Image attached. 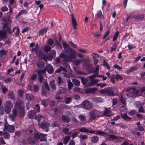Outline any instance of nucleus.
Instances as JSON below:
<instances>
[{
  "label": "nucleus",
  "mask_w": 145,
  "mask_h": 145,
  "mask_svg": "<svg viewBox=\"0 0 145 145\" xmlns=\"http://www.w3.org/2000/svg\"><path fill=\"white\" fill-rule=\"evenodd\" d=\"M120 100L121 102L123 105H126V100L123 97L122 94H120Z\"/></svg>",
  "instance_id": "nucleus-38"
},
{
  "label": "nucleus",
  "mask_w": 145,
  "mask_h": 145,
  "mask_svg": "<svg viewBox=\"0 0 145 145\" xmlns=\"http://www.w3.org/2000/svg\"><path fill=\"white\" fill-rule=\"evenodd\" d=\"M4 81L6 83H8L12 82V79L11 78L8 77L5 78Z\"/></svg>",
  "instance_id": "nucleus-51"
},
{
  "label": "nucleus",
  "mask_w": 145,
  "mask_h": 145,
  "mask_svg": "<svg viewBox=\"0 0 145 145\" xmlns=\"http://www.w3.org/2000/svg\"><path fill=\"white\" fill-rule=\"evenodd\" d=\"M57 82L58 84L59 85H61L63 83V82L62 80L61 77L58 76L57 77Z\"/></svg>",
  "instance_id": "nucleus-62"
},
{
  "label": "nucleus",
  "mask_w": 145,
  "mask_h": 145,
  "mask_svg": "<svg viewBox=\"0 0 145 145\" xmlns=\"http://www.w3.org/2000/svg\"><path fill=\"white\" fill-rule=\"evenodd\" d=\"M4 111L7 114H9L13 106V104L11 101L8 100L4 104Z\"/></svg>",
  "instance_id": "nucleus-1"
},
{
  "label": "nucleus",
  "mask_w": 145,
  "mask_h": 145,
  "mask_svg": "<svg viewBox=\"0 0 145 145\" xmlns=\"http://www.w3.org/2000/svg\"><path fill=\"white\" fill-rule=\"evenodd\" d=\"M103 65L104 67H106V68L108 69H110V68L107 62L106 61V60L104 59L103 61Z\"/></svg>",
  "instance_id": "nucleus-49"
},
{
  "label": "nucleus",
  "mask_w": 145,
  "mask_h": 145,
  "mask_svg": "<svg viewBox=\"0 0 145 145\" xmlns=\"http://www.w3.org/2000/svg\"><path fill=\"white\" fill-rule=\"evenodd\" d=\"M90 119L94 120L96 118L95 112L93 111H91L90 112Z\"/></svg>",
  "instance_id": "nucleus-33"
},
{
  "label": "nucleus",
  "mask_w": 145,
  "mask_h": 145,
  "mask_svg": "<svg viewBox=\"0 0 145 145\" xmlns=\"http://www.w3.org/2000/svg\"><path fill=\"white\" fill-rule=\"evenodd\" d=\"M120 110L123 112H126L127 110V108H126V105H121L120 107Z\"/></svg>",
  "instance_id": "nucleus-44"
},
{
  "label": "nucleus",
  "mask_w": 145,
  "mask_h": 145,
  "mask_svg": "<svg viewBox=\"0 0 145 145\" xmlns=\"http://www.w3.org/2000/svg\"><path fill=\"white\" fill-rule=\"evenodd\" d=\"M46 68H44L42 70H38L37 71V72L39 75H42V74H45L46 72Z\"/></svg>",
  "instance_id": "nucleus-30"
},
{
  "label": "nucleus",
  "mask_w": 145,
  "mask_h": 145,
  "mask_svg": "<svg viewBox=\"0 0 145 145\" xmlns=\"http://www.w3.org/2000/svg\"><path fill=\"white\" fill-rule=\"evenodd\" d=\"M26 140L29 144H35V141L34 140L33 138L30 137L27 138Z\"/></svg>",
  "instance_id": "nucleus-32"
},
{
  "label": "nucleus",
  "mask_w": 145,
  "mask_h": 145,
  "mask_svg": "<svg viewBox=\"0 0 145 145\" xmlns=\"http://www.w3.org/2000/svg\"><path fill=\"white\" fill-rule=\"evenodd\" d=\"M38 79L40 83H43V77L42 75H39Z\"/></svg>",
  "instance_id": "nucleus-59"
},
{
  "label": "nucleus",
  "mask_w": 145,
  "mask_h": 145,
  "mask_svg": "<svg viewBox=\"0 0 145 145\" xmlns=\"http://www.w3.org/2000/svg\"><path fill=\"white\" fill-rule=\"evenodd\" d=\"M95 100L97 102L101 103L103 101V99L100 97L94 98Z\"/></svg>",
  "instance_id": "nucleus-52"
},
{
  "label": "nucleus",
  "mask_w": 145,
  "mask_h": 145,
  "mask_svg": "<svg viewBox=\"0 0 145 145\" xmlns=\"http://www.w3.org/2000/svg\"><path fill=\"white\" fill-rule=\"evenodd\" d=\"M96 16L98 18L100 19H103L104 18L103 15L102 14V12L101 10L98 11L96 14Z\"/></svg>",
  "instance_id": "nucleus-41"
},
{
  "label": "nucleus",
  "mask_w": 145,
  "mask_h": 145,
  "mask_svg": "<svg viewBox=\"0 0 145 145\" xmlns=\"http://www.w3.org/2000/svg\"><path fill=\"white\" fill-rule=\"evenodd\" d=\"M47 30V29L45 28L39 31V35L42 36L44 33H45Z\"/></svg>",
  "instance_id": "nucleus-43"
},
{
  "label": "nucleus",
  "mask_w": 145,
  "mask_h": 145,
  "mask_svg": "<svg viewBox=\"0 0 145 145\" xmlns=\"http://www.w3.org/2000/svg\"><path fill=\"white\" fill-rule=\"evenodd\" d=\"M78 118L82 122L86 120V116L82 114L79 115Z\"/></svg>",
  "instance_id": "nucleus-31"
},
{
  "label": "nucleus",
  "mask_w": 145,
  "mask_h": 145,
  "mask_svg": "<svg viewBox=\"0 0 145 145\" xmlns=\"http://www.w3.org/2000/svg\"><path fill=\"white\" fill-rule=\"evenodd\" d=\"M99 140V137L96 136H93L91 137L90 138L91 141L93 143H97Z\"/></svg>",
  "instance_id": "nucleus-21"
},
{
  "label": "nucleus",
  "mask_w": 145,
  "mask_h": 145,
  "mask_svg": "<svg viewBox=\"0 0 145 145\" xmlns=\"http://www.w3.org/2000/svg\"><path fill=\"white\" fill-rule=\"evenodd\" d=\"M68 50L71 52L72 54V57L73 59H75L76 57V52L75 50H74L72 49L71 48H69Z\"/></svg>",
  "instance_id": "nucleus-40"
},
{
  "label": "nucleus",
  "mask_w": 145,
  "mask_h": 145,
  "mask_svg": "<svg viewBox=\"0 0 145 145\" xmlns=\"http://www.w3.org/2000/svg\"><path fill=\"white\" fill-rule=\"evenodd\" d=\"M15 129L14 126L13 125H4L3 131L7 130L10 133H13Z\"/></svg>",
  "instance_id": "nucleus-6"
},
{
  "label": "nucleus",
  "mask_w": 145,
  "mask_h": 145,
  "mask_svg": "<svg viewBox=\"0 0 145 145\" xmlns=\"http://www.w3.org/2000/svg\"><path fill=\"white\" fill-rule=\"evenodd\" d=\"M4 29L3 30H0V37L1 38H4L6 37V33Z\"/></svg>",
  "instance_id": "nucleus-39"
},
{
  "label": "nucleus",
  "mask_w": 145,
  "mask_h": 145,
  "mask_svg": "<svg viewBox=\"0 0 145 145\" xmlns=\"http://www.w3.org/2000/svg\"><path fill=\"white\" fill-rule=\"evenodd\" d=\"M99 80L98 79H90V82L88 85V87H90L93 86L95 85V84L99 82Z\"/></svg>",
  "instance_id": "nucleus-15"
},
{
  "label": "nucleus",
  "mask_w": 145,
  "mask_h": 145,
  "mask_svg": "<svg viewBox=\"0 0 145 145\" xmlns=\"http://www.w3.org/2000/svg\"><path fill=\"white\" fill-rule=\"evenodd\" d=\"M62 71H63L65 72H66L67 71V70L65 68L60 66L59 68L56 70V72L57 73H59Z\"/></svg>",
  "instance_id": "nucleus-34"
},
{
  "label": "nucleus",
  "mask_w": 145,
  "mask_h": 145,
  "mask_svg": "<svg viewBox=\"0 0 145 145\" xmlns=\"http://www.w3.org/2000/svg\"><path fill=\"white\" fill-rule=\"evenodd\" d=\"M37 77V75L35 74H33L30 78V79L33 81L35 80Z\"/></svg>",
  "instance_id": "nucleus-58"
},
{
  "label": "nucleus",
  "mask_w": 145,
  "mask_h": 145,
  "mask_svg": "<svg viewBox=\"0 0 145 145\" xmlns=\"http://www.w3.org/2000/svg\"><path fill=\"white\" fill-rule=\"evenodd\" d=\"M108 96H114V90L112 89H107V93Z\"/></svg>",
  "instance_id": "nucleus-23"
},
{
  "label": "nucleus",
  "mask_w": 145,
  "mask_h": 145,
  "mask_svg": "<svg viewBox=\"0 0 145 145\" xmlns=\"http://www.w3.org/2000/svg\"><path fill=\"white\" fill-rule=\"evenodd\" d=\"M11 25L8 23H5L4 25L3 29L6 32H7L10 33H12L11 29Z\"/></svg>",
  "instance_id": "nucleus-9"
},
{
  "label": "nucleus",
  "mask_w": 145,
  "mask_h": 145,
  "mask_svg": "<svg viewBox=\"0 0 145 145\" xmlns=\"http://www.w3.org/2000/svg\"><path fill=\"white\" fill-rule=\"evenodd\" d=\"M51 48L49 45H46L44 47L43 50L45 52H48L51 50Z\"/></svg>",
  "instance_id": "nucleus-46"
},
{
  "label": "nucleus",
  "mask_w": 145,
  "mask_h": 145,
  "mask_svg": "<svg viewBox=\"0 0 145 145\" xmlns=\"http://www.w3.org/2000/svg\"><path fill=\"white\" fill-rule=\"evenodd\" d=\"M46 69V71L48 72L49 73L51 74L54 71V69L52 66L50 64H48L47 66L45 67Z\"/></svg>",
  "instance_id": "nucleus-12"
},
{
  "label": "nucleus",
  "mask_w": 145,
  "mask_h": 145,
  "mask_svg": "<svg viewBox=\"0 0 145 145\" xmlns=\"http://www.w3.org/2000/svg\"><path fill=\"white\" fill-rule=\"evenodd\" d=\"M90 133L91 134L94 133L96 135H99L103 136L107 135L106 133L100 130L93 131L92 130H90Z\"/></svg>",
  "instance_id": "nucleus-10"
},
{
  "label": "nucleus",
  "mask_w": 145,
  "mask_h": 145,
  "mask_svg": "<svg viewBox=\"0 0 145 145\" xmlns=\"http://www.w3.org/2000/svg\"><path fill=\"white\" fill-rule=\"evenodd\" d=\"M70 137L69 136H66L65 137L63 140V143L66 145L70 139Z\"/></svg>",
  "instance_id": "nucleus-37"
},
{
  "label": "nucleus",
  "mask_w": 145,
  "mask_h": 145,
  "mask_svg": "<svg viewBox=\"0 0 145 145\" xmlns=\"http://www.w3.org/2000/svg\"><path fill=\"white\" fill-rule=\"evenodd\" d=\"M25 98L28 101H31L33 98V96L29 93H26L25 95Z\"/></svg>",
  "instance_id": "nucleus-45"
},
{
  "label": "nucleus",
  "mask_w": 145,
  "mask_h": 145,
  "mask_svg": "<svg viewBox=\"0 0 145 145\" xmlns=\"http://www.w3.org/2000/svg\"><path fill=\"white\" fill-rule=\"evenodd\" d=\"M3 137L5 139H8L10 137V135L8 132H5L3 134Z\"/></svg>",
  "instance_id": "nucleus-48"
},
{
  "label": "nucleus",
  "mask_w": 145,
  "mask_h": 145,
  "mask_svg": "<svg viewBox=\"0 0 145 145\" xmlns=\"http://www.w3.org/2000/svg\"><path fill=\"white\" fill-rule=\"evenodd\" d=\"M59 123L57 121L53 122L51 124V125L53 127H58L59 125Z\"/></svg>",
  "instance_id": "nucleus-50"
},
{
  "label": "nucleus",
  "mask_w": 145,
  "mask_h": 145,
  "mask_svg": "<svg viewBox=\"0 0 145 145\" xmlns=\"http://www.w3.org/2000/svg\"><path fill=\"white\" fill-rule=\"evenodd\" d=\"M97 89L95 88H89L86 90L85 91L87 92H95L96 91Z\"/></svg>",
  "instance_id": "nucleus-35"
},
{
  "label": "nucleus",
  "mask_w": 145,
  "mask_h": 145,
  "mask_svg": "<svg viewBox=\"0 0 145 145\" xmlns=\"http://www.w3.org/2000/svg\"><path fill=\"white\" fill-rule=\"evenodd\" d=\"M72 81L74 85L77 87L79 86L80 85V82L78 80L76 79H74L72 80Z\"/></svg>",
  "instance_id": "nucleus-26"
},
{
  "label": "nucleus",
  "mask_w": 145,
  "mask_h": 145,
  "mask_svg": "<svg viewBox=\"0 0 145 145\" xmlns=\"http://www.w3.org/2000/svg\"><path fill=\"white\" fill-rule=\"evenodd\" d=\"M35 116L36 113L34 110H30L28 111L27 116L29 118H33Z\"/></svg>",
  "instance_id": "nucleus-11"
},
{
  "label": "nucleus",
  "mask_w": 145,
  "mask_h": 145,
  "mask_svg": "<svg viewBox=\"0 0 145 145\" xmlns=\"http://www.w3.org/2000/svg\"><path fill=\"white\" fill-rule=\"evenodd\" d=\"M63 45L64 49H68L69 47V45L66 42L63 41L62 43Z\"/></svg>",
  "instance_id": "nucleus-55"
},
{
  "label": "nucleus",
  "mask_w": 145,
  "mask_h": 145,
  "mask_svg": "<svg viewBox=\"0 0 145 145\" xmlns=\"http://www.w3.org/2000/svg\"><path fill=\"white\" fill-rule=\"evenodd\" d=\"M40 134L35 133L34 136V138L36 140H38L40 138Z\"/></svg>",
  "instance_id": "nucleus-56"
},
{
  "label": "nucleus",
  "mask_w": 145,
  "mask_h": 145,
  "mask_svg": "<svg viewBox=\"0 0 145 145\" xmlns=\"http://www.w3.org/2000/svg\"><path fill=\"white\" fill-rule=\"evenodd\" d=\"M66 92V89L65 88L61 87L60 88L59 90L57 92V93L58 95H61L65 94Z\"/></svg>",
  "instance_id": "nucleus-19"
},
{
  "label": "nucleus",
  "mask_w": 145,
  "mask_h": 145,
  "mask_svg": "<svg viewBox=\"0 0 145 145\" xmlns=\"http://www.w3.org/2000/svg\"><path fill=\"white\" fill-rule=\"evenodd\" d=\"M69 129L67 128H63V132L65 134L70 135L71 134V132L69 131Z\"/></svg>",
  "instance_id": "nucleus-36"
},
{
  "label": "nucleus",
  "mask_w": 145,
  "mask_h": 145,
  "mask_svg": "<svg viewBox=\"0 0 145 145\" xmlns=\"http://www.w3.org/2000/svg\"><path fill=\"white\" fill-rule=\"evenodd\" d=\"M38 125L39 127L42 129L48 128L50 125L49 123H47L44 121L39 123Z\"/></svg>",
  "instance_id": "nucleus-8"
},
{
  "label": "nucleus",
  "mask_w": 145,
  "mask_h": 145,
  "mask_svg": "<svg viewBox=\"0 0 145 145\" xmlns=\"http://www.w3.org/2000/svg\"><path fill=\"white\" fill-rule=\"evenodd\" d=\"M45 65V63L44 62L42 61H38L37 62L36 65L40 69L42 68Z\"/></svg>",
  "instance_id": "nucleus-17"
},
{
  "label": "nucleus",
  "mask_w": 145,
  "mask_h": 145,
  "mask_svg": "<svg viewBox=\"0 0 145 145\" xmlns=\"http://www.w3.org/2000/svg\"><path fill=\"white\" fill-rule=\"evenodd\" d=\"M39 47L38 46V44H37L35 45V48H32L31 50V51L32 52H34L36 54H37L39 52Z\"/></svg>",
  "instance_id": "nucleus-16"
},
{
  "label": "nucleus",
  "mask_w": 145,
  "mask_h": 145,
  "mask_svg": "<svg viewBox=\"0 0 145 145\" xmlns=\"http://www.w3.org/2000/svg\"><path fill=\"white\" fill-rule=\"evenodd\" d=\"M72 99L71 97H67L65 99V103L66 104L70 103Z\"/></svg>",
  "instance_id": "nucleus-57"
},
{
  "label": "nucleus",
  "mask_w": 145,
  "mask_h": 145,
  "mask_svg": "<svg viewBox=\"0 0 145 145\" xmlns=\"http://www.w3.org/2000/svg\"><path fill=\"white\" fill-rule=\"evenodd\" d=\"M33 89L35 92H37L39 90V87L38 84H34L33 86Z\"/></svg>",
  "instance_id": "nucleus-42"
},
{
  "label": "nucleus",
  "mask_w": 145,
  "mask_h": 145,
  "mask_svg": "<svg viewBox=\"0 0 145 145\" xmlns=\"http://www.w3.org/2000/svg\"><path fill=\"white\" fill-rule=\"evenodd\" d=\"M81 106L82 108L85 109L89 110L92 108L93 105L88 100H86L82 102Z\"/></svg>",
  "instance_id": "nucleus-2"
},
{
  "label": "nucleus",
  "mask_w": 145,
  "mask_h": 145,
  "mask_svg": "<svg viewBox=\"0 0 145 145\" xmlns=\"http://www.w3.org/2000/svg\"><path fill=\"white\" fill-rule=\"evenodd\" d=\"M44 86L42 87V94L44 96L46 95L47 93H50V88L47 83L46 81H44L43 82Z\"/></svg>",
  "instance_id": "nucleus-3"
},
{
  "label": "nucleus",
  "mask_w": 145,
  "mask_h": 145,
  "mask_svg": "<svg viewBox=\"0 0 145 145\" xmlns=\"http://www.w3.org/2000/svg\"><path fill=\"white\" fill-rule=\"evenodd\" d=\"M7 96L8 98L12 100H15V97L14 94L13 92H10L8 94Z\"/></svg>",
  "instance_id": "nucleus-24"
},
{
  "label": "nucleus",
  "mask_w": 145,
  "mask_h": 145,
  "mask_svg": "<svg viewBox=\"0 0 145 145\" xmlns=\"http://www.w3.org/2000/svg\"><path fill=\"white\" fill-rule=\"evenodd\" d=\"M137 69V67H133L129 69L127 71V72H128L130 73L133 71L136 70Z\"/></svg>",
  "instance_id": "nucleus-60"
},
{
  "label": "nucleus",
  "mask_w": 145,
  "mask_h": 145,
  "mask_svg": "<svg viewBox=\"0 0 145 145\" xmlns=\"http://www.w3.org/2000/svg\"><path fill=\"white\" fill-rule=\"evenodd\" d=\"M54 41L52 39H50L47 41V44L49 45H52L54 43Z\"/></svg>",
  "instance_id": "nucleus-61"
},
{
  "label": "nucleus",
  "mask_w": 145,
  "mask_h": 145,
  "mask_svg": "<svg viewBox=\"0 0 145 145\" xmlns=\"http://www.w3.org/2000/svg\"><path fill=\"white\" fill-rule=\"evenodd\" d=\"M24 105L22 101L20 100L17 101L14 105V108L16 109L20 110L24 108Z\"/></svg>",
  "instance_id": "nucleus-7"
},
{
  "label": "nucleus",
  "mask_w": 145,
  "mask_h": 145,
  "mask_svg": "<svg viewBox=\"0 0 145 145\" xmlns=\"http://www.w3.org/2000/svg\"><path fill=\"white\" fill-rule=\"evenodd\" d=\"M47 135L46 134H44L42 133H40L39 139L41 141L46 140L47 139L46 136Z\"/></svg>",
  "instance_id": "nucleus-27"
},
{
  "label": "nucleus",
  "mask_w": 145,
  "mask_h": 145,
  "mask_svg": "<svg viewBox=\"0 0 145 145\" xmlns=\"http://www.w3.org/2000/svg\"><path fill=\"white\" fill-rule=\"evenodd\" d=\"M38 54V58H40L41 60L43 59L45 62L47 61L48 56L47 55L44 54L42 51H39Z\"/></svg>",
  "instance_id": "nucleus-4"
},
{
  "label": "nucleus",
  "mask_w": 145,
  "mask_h": 145,
  "mask_svg": "<svg viewBox=\"0 0 145 145\" xmlns=\"http://www.w3.org/2000/svg\"><path fill=\"white\" fill-rule=\"evenodd\" d=\"M2 88V93L3 94H5L8 90V89L5 86H3Z\"/></svg>",
  "instance_id": "nucleus-54"
},
{
  "label": "nucleus",
  "mask_w": 145,
  "mask_h": 145,
  "mask_svg": "<svg viewBox=\"0 0 145 145\" xmlns=\"http://www.w3.org/2000/svg\"><path fill=\"white\" fill-rule=\"evenodd\" d=\"M110 111V109L109 108H105V110L103 112V114L101 115V116H106V117H110L111 116V115H108Z\"/></svg>",
  "instance_id": "nucleus-14"
},
{
  "label": "nucleus",
  "mask_w": 145,
  "mask_h": 145,
  "mask_svg": "<svg viewBox=\"0 0 145 145\" xmlns=\"http://www.w3.org/2000/svg\"><path fill=\"white\" fill-rule=\"evenodd\" d=\"M90 130H88L84 127H82L79 129V131L80 132L88 133H90Z\"/></svg>",
  "instance_id": "nucleus-25"
},
{
  "label": "nucleus",
  "mask_w": 145,
  "mask_h": 145,
  "mask_svg": "<svg viewBox=\"0 0 145 145\" xmlns=\"http://www.w3.org/2000/svg\"><path fill=\"white\" fill-rule=\"evenodd\" d=\"M144 18V15L142 14H140L137 16L136 18V19L138 20H142Z\"/></svg>",
  "instance_id": "nucleus-63"
},
{
  "label": "nucleus",
  "mask_w": 145,
  "mask_h": 145,
  "mask_svg": "<svg viewBox=\"0 0 145 145\" xmlns=\"http://www.w3.org/2000/svg\"><path fill=\"white\" fill-rule=\"evenodd\" d=\"M72 25L74 29H76V26L77 25L76 21L75 19L74 15L73 14H72Z\"/></svg>",
  "instance_id": "nucleus-22"
},
{
  "label": "nucleus",
  "mask_w": 145,
  "mask_h": 145,
  "mask_svg": "<svg viewBox=\"0 0 145 145\" xmlns=\"http://www.w3.org/2000/svg\"><path fill=\"white\" fill-rule=\"evenodd\" d=\"M85 61V60L83 59L80 60L77 59L74 61V64L77 66L79 65L82 62H84Z\"/></svg>",
  "instance_id": "nucleus-29"
},
{
  "label": "nucleus",
  "mask_w": 145,
  "mask_h": 145,
  "mask_svg": "<svg viewBox=\"0 0 145 145\" xmlns=\"http://www.w3.org/2000/svg\"><path fill=\"white\" fill-rule=\"evenodd\" d=\"M62 121L65 123H68L70 121V118L69 117L65 115H63L61 117Z\"/></svg>",
  "instance_id": "nucleus-13"
},
{
  "label": "nucleus",
  "mask_w": 145,
  "mask_h": 145,
  "mask_svg": "<svg viewBox=\"0 0 145 145\" xmlns=\"http://www.w3.org/2000/svg\"><path fill=\"white\" fill-rule=\"evenodd\" d=\"M73 59L72 57V54H71V56L66 55L65 58L63 59V61L67 62H71Z\"/></svg>",
  "instance_id": "nucleus-20"
},
{
  "label": "nucleus",
  "mask_w": 145,
  "mask_h": 145,
  "mask_svg": "<svg viewBox=\"0 0 145 145\" xmlns=\"http://www.w3.org/2000/svg\"><path fill=\"white\" fill-rule=\"evenodd\" d=\"M17 115V110L15 108H14L12 110V113L8 116L9 119L12 121H15Z\"/></svg>",
  "instance_id": "nucleus-5"
},
{
  "label": "nucleus",
  "mask_w": 145,
  "mask_h": 145,
  "mask_svg": "<svg viewBox=\"0 0 145 145\" xmlns=\"http://www.w3.org/2000/svg\"><path fill=\"white\" fill-rule=\"evenodd\" d=\"M24 93V91L21 89H20L18 91V95L20 97H22Z\"/></svg>",
  "instance_id": "nucleus-64"
},
{
  "label": "nucleus",
  "mask_w": 145,
  "mask_h": 145,
  "mask_svg": "<svg viewBox=\"0 0 145 145\" xmlns=\"http://www.w3.org/2000/svg\"><path fill=\"white\" fill-rule=\"evenodd\" d=\"M54 80H53L52 82L50 83V85L51 89L52 90H55L56 89V85L54 83Z\"/></svg>",
  "instance_id": "nucleus-28"
},
{
  "label": "nucleus",
  "mask_w": 145,
  "mask_h": 145,
  "mask_svg": "<svg viewBox=\"0 0 145 145\" xmlns=\"http://www.w3.org/2000/svg\"><path fill=\"white\" fill-rule=\"evenodd\" d=\"M43 118V116L40 114L38 115L35 117V119L38 122H39L41 121Z\"/></svg>",
  "instance_id": "nucleus-47"
},
{
  "label": "nucleus",
  "mask_w": 145,
  "mask_h": 145,
  "mask_svg": "<svg viewBox=\"0 0 145 145\" xmlns=\"http://www.w3.org/2000/svg\"><path fill=\"white\" fill-rule=\"evenodd\" d=\"M119 31H117L115 33L114 35L113 40L115 41L116 40L117 38V37L119 35Z\"/></svg>",
  "instance_id": "nucleus-53"
},
{
  "label": "nucleus",
  "mask_w": 145,
  "mask_h": 145,
  "mask_svg": "<svg viewBox=\"0 0 145 145\" xmlns=\"http://www.w3.org/2000/svg\"><path fill=\"white\" fill-rule=\"evenodd\" d=\"M121 116L122 118L127 121L131 120L132 119L131 118L129 117L127 114L126 113L121 114Z\"/></svg>",
  "instance_id": "nucleus-18"
}]
</instances>
